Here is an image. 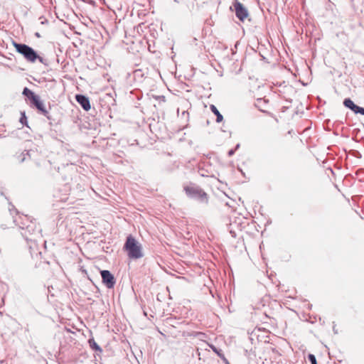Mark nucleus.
Returning a JSON list of instances; mask_svg holds the SVG:
<instances>
[{"instance_id":"f257e3e1","label":"nucleus","mask_w":364,"mask_h":364,"mask_svg":"<svg viewBox=\"0 0 364 364\" xmlns=\"http://www.w3.org/2000/svg\"><path fill=\"white\" fill-rule=\"evenodd\" d=\"M124 249L131 259H139L143 257L141 245L132 235H129L124 245Z\"/></svg>"},{"instance_id":"f03ea898","label":"nucleus","mask_w":364,"mask_h":364,"mask_svg":"<svg viewBox=\"0 0 364 364\" xmlns=\"http://www.w3.org/2000/svg\"><path fill=\"white\" fill-rule=\"evenodd\" d=\"M12 46L15 48L16 50L22 55L28 62L35 63L36 60H38L41 63L43 62V58L40 57L36 53V52L28 46L23 43H18L16 41L12 42Z\"/></svg>"},{"instance_id":"7ed1b4c3","label":"nucleus","mask_w":364,"mask_h":364,"mask_svg":"<svg viewBox=\"0 0 364 364\" xmlns=\"http://www.w3.org/2000/svg\"><path fill=\"white\" fill-rule=\"evenodd\" d=\"M183 190L186 194L192 198L198 199L200 202L208 203V194L199 186L193 184L184 186Z\"/></svg>"},{"instance_id":"20e7f679","label":"nucleus","mask_w":364,"mask_h":364,"mask_svg":"<svg viewBox=\"0 0 364 364\" xmlns=\"http://www.w3.org/2000/svg\"><path fill=\"white\" fill-rule=\"evenodd\" d=\"M102 283L108 288L112 289L114 287L116 280L112 274L108 270H102L100 272Z\"/></svg>"},{"instance_id":"39448f33","label":"nucleus","mask_w":364,"mask_h":364,"mask_svg":"<svg viewBox=\"0 0 364 364\" xmlns=\"http://www.w3.org/2000/svg\"><path fill=\"white\" fill-rule=\"evenodd\" d=\"M236 16L242 21H244L248 16L247 9L237 0L233 4Z\"/></svg>"},{"instance_id":"423d86ee","label":"nucleus","mask_w":364,"mask_h":364,"mask_svg":"<svg viewBox=\"0 0 364 364\" xmlns=\"http://www.w3.org/2000/svg\"><path fill=\"white\" fill-rule=\"evenodd\" d=\"M31 103L37 108V109L43 114L44 116H46L47 118L49 119L48 117V112L46 109L44 104L43 102L40 100V98L38 96L35 97L32 101H31Z\"/></svg>"},{"instance_id":"0eeeda50","label":"nucleus","mask_w":364,"mask_h":364,"mask_svg":"<svg viewBox=\"0 0 364 364\" xmlns=\"http://www.w3.org/2000/svg\"><path fill=\"white\" fill-rule=\"evenodd\" d=\"M76 101L82 106V107L86 110L88 111L90 109L91 106L90 103L89 99L82 95H77L75 96Z\"/></svg>"},{"instance_id":"6e6552de","label":"nucleus","mask_w":364,"mask_h":364,"mask_svg":"<svg viewBox=\"0 0 364 364\" xmlns=\"http://www.w3.org/2000/svg\"><path fill=\"white\" fill-rule=\"evenodd\" d=\"M210 110L216 115V122L220 123L223 120V115L220 113L217 107L214 105H210Z\"/></svg>"},{"instance_id":"1a4fd4ad","label":"nucleus","mask_w":364,"mask_h":364,"mask_svg":"<svg viewBox=\"0 0 364 364\" xmlns=\"http://www.w3.org/2000/svg\"><path fill=\"white\" fill-rule=\"evenodd\" d=\"M88 343H89L90 347L92 350L97 351L99 353L102 352V349L98 346V344L95 342V341L93 338L89 339Z\"/></svg>"},{"instance_id":"9d476101","label":"nucleus","mask_w":364,"mask_h":364,"mask_svg":"<svg viewBox=\"0 0 364 364\" xmlns=\"http://www.w3.org/2000/svg\"><path fill=\"white\" fill-rule=\"evenodd\" d=\"M23 94L26 96L31 101H32L35 97H37L34 92H33L31 90L27 87H25L23 91Z\"/></svg>"},{"instance_id":"9b49d317","label":"nucleus","mask_w":364,"mask_h":364,"mask_svg":"<svg viewBox=\"0 0 364 364\" xmlns=\"http://www.w3.org/2000/svg\"><path fill=\"white\" fill-rule=\"evenodd\" d=\"M343 105L346 107L350 109L351 110L353 109L354 106H355L354 102L350 99H348H348H345V100L343 102Z\"/></svg>"},{"instance_id":"f8f14e48","label":"nucleus","mask_w":364,"mask_h":364,"mask_svg":"<svg viewBox=\"0 0 364 364\" xmlns=\"http://www.w3.org/2000/svg\"><path fill=\"white\" fill-rule=\"evenodd\" d=\"M352 111L355 114H360L361 115H364V108L360 107L356 105H355L354 108Z\"/></svg>"},{"instance_id":"ddd939ff","label":"nucleus","mask_w":364,"mask_h":364,"mask_svg":"<svg viewBox=\"0 0 364 364\" xmlns=\"http://www.w3.org/2000/svg\"><path fill=\"white\" fill-rule=\"evenodd\" d=\"M309 360L311 364H317L316 357L313 354L309 355Z\"/></svg>"},{"instance_id":"4468645a","label":"nucleus","mask_w":364,"mask_h":364,"mask_svg":"<svg viewBox=\"0 0 364 364\" xmlns=\"http://www.w3.org/2000/svg\"><path fill=\"white\" fill-rule=\"evenodd\" d=\"M212 349L221 358V356L224 355V354H223L221 353V350H218V348H216L215 347H212Z\"/></svg>"},{"instance_id":"2eb2a0df","label":"nucleus","mask_w":364,"mask_h":364,"mask_svg":"<svg viewBox=\"0 0 364 364\" xmlns=\"http://www.w3.org/2000/svg\"><path fill=\"white\" fill-rule=\"evenodd\" d=\"M221 358H222V360H223V362H224L225 364H230L229 361H228V359L225 357V355L221 356Z\"/></svg>"},{"instance_id":"dca6fc26","label":"nucleus","mask_w":364,"mask_h":364,"mask_svg":"<svg viewBox=\"0 0 364 364\" xmlns=\"http://www.w3.org/2000/svg\"><path fill=\"white\" fill-rule=\"evenodd\" d=\"M24 119H25L24 118L21 117V122L23 123V121H24Z\"/></svg>"},{"instance_id":"f3484780","label":"nucleus","mask_w":364,"mask_h":364,"mask_svg":"<svg viewBox=\"0 0 364 364\" xmlns=\"http://www.w3.org/2000/svg\"><path fill=\"white\" fill-rule=\"evenodd\" d=\"M23 117V118H24V119H26V116H25V114H24V113L23 114V117Z\"/></svg>"}]
</instances>
